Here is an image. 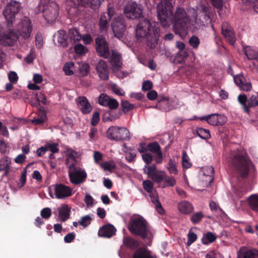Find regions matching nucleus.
<instances>
[{"mask_svg":"<svg viewBox=\"0 0 258 258\" xmlns=\"http://www.w3.org/2000/svg\"><path fill=\"white\" fill-rule=\"evenodd\" d=\"M250 208L255 212H258V195H252L247 199Z\"/></svg>","mask_w":258,"mask_h":258,"instance_id":"nucleus-30","label":"nucleus"},{"mask_svg":"<svg viewBox=\"0 0 258 258\" xmlns=\"http://www.w3.org/2000/svg\"><path fill=\"white\" fill-rule=\"evenodd\" d=\"M124 13L125 16L129 19H137L143 16V9L141 6L136 2H130L125 5Z\"/></svg>","mask_w":258,"mask_h":258,"instance_id":"nucleus-12","label":"nucleus"},{"mask_svg":"<svg viewBox=\"0 0 258 258\" xmlns=\"http://www.w3.org/2000/svg\"><path fill=\"white\" fill-rule=\"evenodd\" d=\"M238 256L240 258H255V253L251 249H248L246 247H241L238 252Z\"/></svg>","mask_w":258,"mask_h":258,"instance_id":"nucleus-29","label":"nucleus"},{"mask_svg":"<svg viewBox=\"0 0 258 258\" xmlns=\"http://www.w3.org/2000/svg\"><path fill=\"white\" fill-rule=\"evenodd\" d=\"M142 158L146 164H150L153 160V157L150 153H145L142 155Z\"/></svg>","mask_w":258,"mask_h":258,"instance_id":"nucleus-64","label":"nucleus"},{"mask_svg":"<svg viewBox=\"0 0 258 258\" xmlns=\"http://www.w3.org/2000/svg\"><path fill=\"white\" fill-rule=\"evenodd\" d=\"M178 208L180 212L188 214L193 211V207L192 205L187 201H181L178 204Z\"/></svg>","mask_w":258,"mask_h":258,"instance_id":"nucleus-26","label":"nucleus"},{"mask_svg":"<svg viewBox=\"0 0 258 258\" xmlns=\"http://www.w3.org/2000/svg\"><path fill=\"white\" fill-rule=\"evenodd\" d=\"M20 8L19 2L11 1L3 11L7 24L0 25V43L4 45H12L18 40V35L11 30V27L15 15L19 12Z\"/></svg>","mask_w":258,"mask_h":258,"instance_id":"nucleus-1","label":"nucleus"},{"mask_svg":"<svg viewBox=\"0 0 258 258\" xmlns=\"http://www.w3.org/2000/svg\"><path fill=\"white\" fill-rule=\"evenodd\" d=\"M128 229L134 235H137L151 245L153 238V232L147 221L142 217L131 219Z\"/></svg>","mask_w":258,"mask_h":258,"instance_id":"nucleus-3","label":"nucleus"},{"mask_svg":"<svg viewBox=\"0 0 258 258\" xmlns=\"http://www.w3.org/2000/svg\"><path fill=\"white\" fill-rule=\"evenodd\" d=\"M160 36V29L155 22L145 19L140 21L136 27V37L141 42H145L149 48H155Z\"/></svg>","mask_w":258,"mask_h":258,"instance_id":"nucleus-2","label":"nucleus"},{"mask_svg":"<svg viewBox=\"0 0 258 258\" xmlns=\"http://www.w3.org/2000/svg\"><path fill=\"white\" fill-rule=\"evenodd\" d=\"M174 23V32L181 37L186 34V31L190 20L183 8L177 7L172 17V22Z\"/></svg>","mask_w":258,"mask_h":258,"instance_id":"nucleus-5","label":"nucleus"},{"mask_svg":"<svg viewBox=\"0 0 258 258\" xmlns=\"http://www.w3.org/2000/svg\"><path fill=\"white\" fill-rule=\"evenodd\" d=\"M89 71V66L86 63H82L80 67V75L81 76L87 75Z\"/></svg>","mask_w":258,"mask_h":258,"instance_id":"nucleus-54","label":"nucleus"},{"mask_svg":"<svg viewBox=\"0 0 258 258\" xmlns=\"http://www.w3.org/2000/svg\"><path fill=\"white\" fill-rule=\"evenodd\" d=\"M109 98L110 97L107 94L101 93L98 97V102L100 105L106 106Z\"/></svg>","mask_w":258,"mask_h":258,"instance_id":"nucleus-42","label":"nucleus"},{"mask_svg":"<svg viewBox=\"0 0 258 258\" xmlns=\"http://www.w3.org/2000/svg\"><path fill=\"white\" fill-rule=\"evenodd\" d=\"M165 175L164 174L161 173L160 171L154 172L152 174V175L149 176L152 178V180H154L155 182H160L162 180H163Z\"/></svg>","mask_w":258,"mask_h":258,"instance_id":"nucleus-43","label":"nucleus"},{"mask_svg":"<svg viewBox=\"0 0 258 258\" xmlns=\"http://www.w3.org/2000/svg\"><path fill=\"white\" fill-rule=\"evenodd\" d=\"M53 191L57 199H64L73 195L72 189L62 183L53 184L48 187L49 195L52 198H54Z\"/></svg>","mask_w":258,"mask_h":258,"instance_id":"nucleus-9","label":"nucleus"},{"mask_svg":"<svg viewBox=\"0 0 258 258\" xmlns=\"http://www.w3.org/2000/svg\"><path fill=\"white\" fill-rule=\"evenodd\" d=\"M69 178L71 182L74 184H79L83 182L87 177V174L85 171L79 168V170L69 173Z\"/></svg>","mask_w":258,"mask_h":258,"instance_id":"nucleus-18","label":"nucleus"},{"mask_svg":"<svg viewBox=\"0 0 258 258\" xmlns=\"http://www.w3.org/2000/svg\"><path fill=\"white\" fill-rule=\"evenodd\" d=\"M216 239V236L212 232H208L204 235L202 241L204 244L207 245L210 243L214 242Z\"/></svg>","mask_w":258,"mask_h":258,"instance_id":"nucleus-34","label":"nucleus"},{"mask_svg":"<svg viewBox=\"0 0 258 258\" xmlns=\"http://www.w3.org/2000/svg\"><path fill=\"white\" fill-rule=\"evenodd\" d=\"M209 207L211 211L217 217L221 216L224 213L223 211L220 207L219 205L214 201L210 202L209 204Z\"/></svg>","mask_w":258,"mask_h":258,"instance_id":"nucleus-32","label":"nucleus"},{"mask_svg":"<svg viewBox=\"0 0 258 258\" xmlns=\"http://www.w3.org/2000/svg\"><path fill=\"white\" fill-rule=\"evenodd\" d=\"M229 165L232 166L244 178L249 172L250 160L245 153L231 151L226 157Z\"/></svg>","mask_w":258,"mask_h":258,"instance_id":"nucleus-4","label":"nucleus"},{"mask_svg":"<svg viewBox=\"0 0 258 258\" xmlns=\"http://www.w3.org/2000/svg\"><path fill=\"white\" fill-rule=\"evenodd\" d=\"M77 103L79 108L82 112L90 113L92 111V107L86 97H79Z\"/></svg>","mask_w":258,"mask_h":258,"instance_id":"nucleus-20","label":"nucleus"},{"mask_svg":"<svg viewBox=\"0 0 258 258\" xmlns=\"http://www.w3.org/2000/svg\"><path fill=\"white\" fill-rule=\"evenodd\" d=\"M121 107L124 112H128L133 110L135 106L133 104H131L126 100H122L121 101Z\"/></svg>","mask_w":258,"mask_h":258,"instance_id":"nucleus-51","label":"nucleus"},{"mask_svg":"<svg viewBox=\"0 0 258 258\" xmlns=\"http://www.w3.org/2000/svg\"><path fill=\"white\" fill-rule=\"evenodd\" d=\"M112 91L116 95L123 96L125 95V92L117 85L113 84L111 86Z\"/></svg>","mask_w":258,"mask_h":258,"instance_id":"nucleus-50","label":"nucleus"},{"mask_svg":"<svg viewBox=\"0 0 258 258\" xmlns=\"http://www.w3.org/2000/svg\"><path fill=\"white\" fill-rule=\"evenodd\" d=\"M197 118H199L201 121L205 120L209 124L213 125H222L224 124L227 120V117L224 115V114H210L207 116H203L200 118H198L196 116H194L192 118L189 119V120H192Z\"/></svg>","mask_w":258,"mask_h":258,"instance_id":"nucleus-14","label":"nucleus"},{"mask_svg":"<svg viewBox=\"0 0 258 258\" xmlns=\"http://www.w3.org/2000/svg\"><path fill=\"white\" fill-rule=\"evenodd\" d=\"M143 186L144 189L148 193L153 192V184L149 180H146L143 182Z\"/></svg>","mask_w":258,"mask_h":258,"instance_id":"nucleus-48","label":"nucleus"},{"mask_svg":"<svg viewBox=\"0 0 258 258\" xmlns=\"http://www.w3.org/2000/svg\"><path fill=\"white\" fill-rule=\"evenodd\" d=\"M111 27L114 36L118 38H121L125 30V26L122 17H115L111 23Z\"/></svg>","mask_w":258,"mask_h":258,"instance_id":"nucleus-15","label":"nucleus"},{"mask_svg":"<svg viewBox=\"0 0 258 258\" xmlns=\"http://www.w3.org/2000/svg\"><path fill=\"white\" fill-rule=\"evenodd\" d=\"M128 151L126 152L125 159L129 162H132L135 160L137 155V152L133 149H128Z\"/></svg>","mask_w":258,"mask_h":258,"instance_id":"nucleus-40","label":"nucleus"},{"mask_svg":"<svg viewBox=\"0 0 258 258\" xmlns=\"http://www.w3.org/2000/svg\"><path fill=\"white\" fill-rule=\"evenodd\" d=\"M167 169L169 172L173 174H177L178 170L176 165V162L174 160L170 159L167 165Z\"/></svg>","mask_w":258,"mask_h":258,"instance_id":"nucleus-39","label":"nucleus"},{"mask_svg":"<svg viewBox=\"0 0 258 258\" xmlns=\"http://www.w3.org/2000/svg\"><path fill=\"white\" fill-rule=\"evenodd\" d=\"M100 166L104 170L110 172H112L116 168V165L113 161L104 162L100 164Z\"/></svg>","mask_w":258,"mask_h":258,"instance_id":"nucleus-36","label":"nucleus"},{"mask_svg":"<svg viewBox=\"0 0 258 258\" xmlns=\"http://www.w3.org/2000/svg\"><path fill=\"white\" fill-rule=\"evenodd\" d=\"M15 33L21 35L24 38H29L32 31V26L30 20L28 18L21 19L17 25L16 32L11 29Z\"/></svg>","mask_w":258,"mask_h":258,"instance_id":"nucleus-11","label":"nucleus"},{"mask_svg":"<svg viewBox=\"0 0 258 258\" xmlns=\"http://www.w3.org/2000/svg\"><path fill=\"white\" fill-rule=\"evenodd\" d=\"M58 217L61 222H65L70 217L71 208L68 205H63L58 209Z\"/></svg>","mask_w":258,"mask_h":258,"instance_id":"nucleus-24","label":"nucleus"},{"mask_svg":"<svg viewBox=\"0 0 258 258\" xmlns=\"http://www.w3.org/2000/svg\"><path fill=\"white\" fill-rule=\"evenodd\" d=\"M114 14V9L108 8L107 12H104L100 16L99 19V30L103 33L106 32L109 27V22Z\"/></svg>","mask_w":258,"mask_h":258,"instance_id":"nucleus-16","label":"nucleus"},{"mask_svg":"<svg viewBox=\"0 0 258 258\" xmlns=\"http://www.w3.org/2000/svg\"><path fill=\"white\" fill-rule=\"evenodd\" d=\"M258 105V99L256 96H251L248 100V108L254 107Z\"/></svg>","mask_w":258,"mask_h":258,"instance_id":"nucleus-59","label":"nucleus"},{"mask_svg":"<svg viewBox=\"0 0 258 258\" xmlns=\"http://www.w3.org/2000/svg\"><path fill=\"white\" fill-rule=\"evenodd\" d=\"M96 71L99 77L102 80H106L109 78L108 68L106 62L100 59L97 63Z\"/></svg>","mask_w":258,"mask_h":258,"instance_id":"nucleus-19","label":"nucleus"},{"mask_svg":"<svg viewBox=\"0 0 258 258\" xmlns=\"http://www.w3.org/2000/svg\"><path fill=\"white\" fill-rule=\"evenodd\" d=\"M144 170L145 173L147 174L148 177L150 176L153 173L156 172V166L153 164L152 165H145L144 168Z\"/></svg>","mask_w":258,"mask_h":258,"instance_id":"nucleus-53","label":"nucleus"},{"mask_svg":"<svg viewBox=\"0 0 258 258\" xmlns=\"http://www.w3.org/2000/svg\"><path fill=\"white\" fill-rule=\"evenodd\" d=\"M69 42L73 41V43L80 41L82 39V36L76 28L70 30L68 34Z\"/></svg>","mask_w":258,"mask_h":258,"instance_id":"nucleus-28","label":"nucleus"},{"mask_svg":"<svg viewBox=\"0 0 258 258\" xmlns=\"http://www.w3.org/2000/svg\"><path fill=\"white\" fill-rule=\"evenodd\" d=\"M164 186L173 187L176 184V180L173 177H168L164 181Z\"/></svg>","mask_w":258,"mask_h":258,"instance_id":"nucleus-61","label":"nucleus"},{"mask_svg":"<svg viewBox=\"0 0 258 258\" xmlns=\"http://www.w3.org/2000/svg\"><path fill=\"white\" fill-rule=\"evenodd\" d=\"M240 87L241 89L245 91H249L251 89V85L250 82H245V81H241V85H238Z\"/></svg>","mask_w":258,"mask_h":258,"instance_id":"nucleus-60","label":"nucleus"},{"mask_svg":"<svg viewBox=\"0 0 258 258\" xmlns=\"http://www.w3.org/2000/svg\"><path fill=\"white\" fill-rule=\"evenodd\" d=\"M247 99V97L244 94H240L238 97V101L243 106L244 111L246 112H249L248 107L246 105Z\"/></svg>","mask_w":258,"mask_h":258,"instance_id":"nucleus-44","label":"nucleus"},{"mask_svg":"<svg viewBox=\"0 0 258 258\" xmlns=\"http://www.w3.org/2000/svg\"><path fill=\"white\" fill-rule=\"evenodd\" d=\"M95 41L96 50L98 55L105 58L109 57V49L105 37L99 35L95 38Z\"/></svg>","mask_w":258,"mask_h":258,"instance_id":"nucleus-13","label":"nucleus"},{"mask_svg":"<svg viewBox=\"0 0 258 258\" xmlns=\"http://www.w3.org/2000/svg\"><path fill=\"white\" fill-rule=\"evenodd\" d=\"M196 132L197 135L201 139L206 140L211 137V135L209 130L203 128H198Z\"/></svg>","mask_w":258,"mask_h":258,"instance_id":"nucleus-37","label":"nucleus"},{"mask_svg":"<svg viewBox=\"0 0 258 258\" xmlns=\"http://www.w3.org/2000/svg\"><path fill=\"white\" fill-rule=\"evenodd\" d=\"M204 217L201 212L194 213L190 217V220L194 224H197L200 222Z\"/></svg>","mask_w":258,"mask_h":258,"instance_id":"nucleus-47","label":"nucleus"},{"mask_svg":"<svg viewBox=\"0 0 258 258\" xmlns=\"http://www.w3.org/2000/svg\"><path fill=\"white\" fill-rule=\"evenodd\" d=\"M109 56L112 70L117 77L123 78L131 73L130 71L122 70L121 56L118 52L112 50L111 55Z\"/></svg>","mask_w":258,"mask_h":258,"instance_id":"nucleus-8","label":"nucleus"},{"mask_svg":"<svg viewBox=\"0 0 258 258\" xmlns=\"http://www.w3.org/2000/svg\"><path fill=\"white\" fill-rule=\"evenodd\" d=\"M189 45L194 48H197L200 44V39L196 36H193L188 41Z\"/></svg>","mask_w":258,"mask_h":258,"instance_id":"nucleus-55","label":"nucleus"},{"mask_svg":"<svg viewBox=\"0 0 258 258\" xmlns=\"http://www.w3.org/2000/svg\"><path fill=\"white\" fill-rule=\"evenodd\" d=\"M123 243L125 246L132 250L136 249L140 245L139 242L137 240L130 236L123 237Z\"/></svg>","mask_w":258,"mask_h":258,"instance_id":"nucleus-25","label":"nucleus"},{"mask_svg":"<svg viewBox=\"0 0 258 258\" xmlns=\"http://www.w3.org/2000/svg\"><path fill=\"white\" fill-rule=\"evenodd\" d=\"M245 54L249 59H255L258 61V51L254 49L247 46L245 49Z\"/></svg>","mask_w":258,"mask_h":258,"instance_id":"nucleus-33","label":"nucleus"},{"mask_svg":"<svg viewBox=\"0 0 258 258\" xmlns=\"http://www.w3.org/2000/svg\"><path fill=\"white\" fill-rule=\"evenodd\" d=\"M92 221V218L89 215H86L82 217L80 220L79 221V224L84 227H87L90 224Z\"/></svg>","mask_w":258,"mask_h":258,"instance_id":"nucleus-46","label":"nucleus"},{"mask_svg":"<svg viewBox=\"0 0 258 258\" xmlns=\"http://www.w3.org/2000/svg\"><path fill=\"white\" fill-rule=\"evenodd\" d=\"M40 214L43 218L48 219L51 216V209L49 208H43L41 210Z\"/></svg>","mask_w":258,"mask_h":258,"instance_id":"nucleus-57","label":"nucleus"},{"mask_svg":"<svg viewBox=\"0 0 258 258\" xmlns=\"http://www.w3.org/2000/svg\"><path fill=\"white\" fill-rule=\"evenodd\" d=\"M207 12L208 8L204 4H201L196 9H194L190 24L197 29L204 26L210 19Z\"/></svg>","mask_w":258,"mask_h":258,"instance_id":"nucleus-6","label":"nucleus"},{"mask_svg":"<svg viewBox=\"0 0 258 258\" xmlns=\"http://www.w3.org/2000/svg\"><path fill=\"white\" fill-rule=\"evenodd\" d=\"M54 42L55 44L63 48L68 46L69 42L68 35L63 30H58L54 35Z\"/></svg>","mask_w":258,"mask_h":258,"instance_id":"nucleus-17","label":"nucleus"},{"mask_svg":"<svg viewBox=\"0 0 258 258\" xmlns=\"http://www.w3.org/2000/svg\"><path fill=\"white\" fill-rule=\"evenodd\" d=\"M116 232V229L111 224H107L101 227L98 232L100 237L110 238L114 235Z\"/></svg>","mask_w":258,"mask_h":258,"instance_id":"nucleus-21","label":"nucleus"},{"mask_svg":"<svg viewBox=\"0 0 258 258\" xmlns=\"http://www.w3.org/2000/svg\"><path fill=\"white\" fill-rule=\"evenodd\" d=\"M74 49L76 53L79 54H84L87 51L88 49L82 44H76L74 47Z\"/></svg>","mask_w":258,"mask_h":258,"instance_id":"nucleus-49","label":"nucleus"},{"mask_svg":"<svg viewBox=\"0 0 258 258\" xmlns=\"http://www.w3.org/2000/svg\"><path fill=\"white\" fill-rule=\"evenodd\" d=\"M150 197L152 202L155 206L157 211L160 214H163L164 211L159 201L158 197L156 192L155 191L150 193Z\"/></svg>","mask_w":258,"mask_h":258,"instance_id":"nucleus-27","label":"nucleus"},{"mask_svg":"<svg viewBox=\"0 0 258 258\" xmlns=\"http://www.w3.org/2000/svg\"><path fill=\"white\" fill-rule=\"evenodd\" d=\"M147 148L149 151L152 153H156V154L158 152H162L159 144L156 142L149 143L147 146Z\"/></svg>","mask_w":258,"mask_h":258,"instance_id":"nucleus-38","label":"nucleus"},{"mask_svg":"<svg viewBox=\"0 0 258 258\" xmlns=\"http://www.w3.org/2000/svg\"><path fill=\"white\" fill-rule=\"evenodd\" d=\"M120 114H103L102 120L104 122L113 121L119 117Z\"/></svg>","mask_w":258,"mask_h":258,"instance_id":"nucleus-41","label":"nucleus"},{"mask_svg":"<svg viewBox=\"0 0 258 258\" xmlns=\"http://www.w3.org/2000/svg\"><path fill=\"white\" fill-rule=\"evenodd\" d=\"M74 3L75 6H81L84 7L89 6L90 7L95 9L98 6H92L91 5V0H70Z\"/></svg>","mask_w":258,"mask_h":258,"instance_id":"nucleus-35","label":"nucleus"},{"mask_svg":"<svg viewBox=\"0 0 258 258\" xmlns=\"http://www.w3.org/2000/svg\"><path fill=\"white\" fill-rule=\"evenodd\" d=\"M46 147L47 151H50L52 153H57L59 151L57 144H47L46 145Z\"/></svg>","mask_w":258,"mask_h":258,"instance_id":"nucleus-62","label":"nucleus"},{"mask_svg":"<svg viewBox=\"0 0 258 258\" xmlns=\"http://www.w3.org/2000/svg\"><path fill=\"white\" fill-rule=\"evenodd\" d=\"M222 33L231 45L234 43L236 40L234 33L227 23H223L222 25Z\"/></svg>","mask_w":258,"mask_h":258,"instance_id":"nucleus-22","label":"nucleus"},{"mask_svg":"<svg viewBox=\"0 0 258 258\" xmlns=\"http://www.w3.org/2000/svg\"><path fill=\"white\" fill-rule=\"evenodd\" d=\"M182 166L183 168H189L191 167V164L188 161V157L186 152H183L182 154Z\"/></svg>","mask_w":258,"mask_h":258,"instance_id":"nucleus-58","label":"nucleus"},{"mask_svg":"<svg viewBox=\"0 0 258 258\" xmlns=\"http://www.w3.org/2000/svg\"><path fill=\"white\" fill-rule=\"evenodd\" d=\"M47 114H37V115L30 120L33 125L42 124L47 119Z\"/></svg>","mask_w":258,"mask_h":258,"instance_id":"nucleus-31","label":"nucleus"},{"mask_svg":"<svg viewBox=\"0 0 258 258\" xmlns=\"http://www.w3.org/2000/svg\"><path fill=\"white\" fill-rule=\"evenodd\" d=\"M74 66V63L73 62H68L66 63L63 66V70L66 75L71 76L73 74V71L71 70Z\"/></svg>","mask_w":258,"mask_h":258,"instance_id":"nucleus-45","label":"nucleus"},{"mask_svg":"<svg viewBox=\"0 0 258 258\" xmlns=\"http://www.w3.org/2000/svg\"><path fill=\"white\" fill-rule=\"evenodd\" d=\"M40 6L42 7L43 16L48 23H53L57 18L58 14V6L50 0H41Z\"/></svg>","mask_w":258,"mask_h":258,"instance_id":"nucleus-7","label":"nucleus"},{"mask_svg":"<svg viewBox=\"0 0 258 258\" xmlns=\"http://www.w3.org/2000/svg\"><path fill=\"white\" fill-rule=\"evenodd\" d=\"M133 258H156V256L146 247H142L136 250Z\"/></svg>","mask_w":258,"mask_h":258,"instance_id":"nucleus-23","label":"nucleus"},{"mask_svg":"<svg viewBox=\"0 0 258 258\" xmlns=\"http://www.w3.org/2000/svg\"><path fill=\"white\" fill-rule=\"evenodd\" d=\"M187 245L189 246L197 240V235L195 233L189 231L187 234Z\"/></svg>","mask_w":258,"mask_h":258,"instance_id":"nucleus-56","label":"nucleus"},{"mask_svg":"<svg viewBox=\"0 0 258 258\" xmlns=\"http://www.w3.org/2000/svg\"><path fill=\"white\" fill-rule=\"evenodd\" d=\"M176 46L177 48H178L180 52L182 53V55L183 57H186L187 55V52L186 51H182L184 50L185 45V44L181 41H177L176 44Z\"/></svg>","mask_w":258,"mask_h":258,"instance_id":"nucleus-63","label":"nucleus"},{"mask_svg":"<svg viewBox=\"0 0 258 258\" xmlns=\"http://www.w3.org/2000/svg\"><path fill=\"white\" fill-rule=\"evenodd\" d=\"M106 137L111 140L120 141L130 139V133L125 127L112 126L106 132Z\"/></svg>","mask_w":258,"mask_h":258,"instance_id":"nucleus-10","label":"nucleus"},{"mask_svg":"<svg viewBox=\"0 0 258 258\" xmlns=\"http://www.w3.org/2000/svg\"><path fill=\"white\" fill-rule=\"evenodd\" d=\"M118 102L116 99L110 97L106 107H108L110 109H115L118 107Z\"/></svg>","mask_w":258,"mask_h":258,"instance_id":"nucleus-52","label":"nucleus"}]
</instances>
